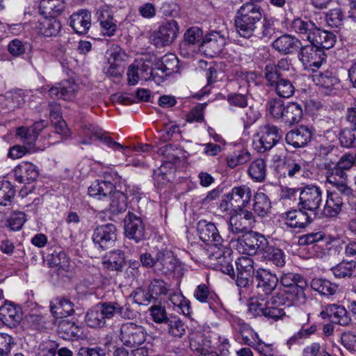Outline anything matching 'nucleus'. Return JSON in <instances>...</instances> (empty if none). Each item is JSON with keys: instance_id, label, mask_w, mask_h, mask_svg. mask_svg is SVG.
I'll return each instance as SVG.
<instances>
[{"instance_id": "obj_1", "label": "nucleus", "mask_w": 356, "mask_h": 356, "mask_svg": "<svg viewBox=\"0 0 356 356\" xmlns=\"http://www.w3.org/2000/svg\"><path fill=\"white\" fill-rule=\"evenodd\" d=\"M262 18L261 8L252 2L243 3L235 17V26L241 37L250 38Z\"/></svg>"}, {"instance_id": "obj_2", "label": "nucleus", "mask_w": 356, "mask_h": 356, "mask_svg": "<svg viewBox=\"0 0 356 356\" xmlns=\"http://www.w3.org/2000/svg\"><path fill=\"white\" fill-rule=\"evenodd\" d=\"M284 305V298L281 295L273 296L266 302L252 298L248 304V313L252 317L264 316L276 321L286 314L284 308L281 307Z\"/></svg>"}, {"instance_id": "obj_3", "label": "nucleus", "mask_w": 356, "mask_h": 356, "mask_svg": "<svg viewBox=\"0 0 356 356\" xmlns=\"http://www.w3.org/2000/svg\"><path fill=\"white\" fill-rule=\"evenodd\" d=\"M251 196V189L248 186L234 187L230 193L223 196L220 208L223 211H246L245 207L249 204Z\"/></svg>"}, {"instance_id": "obj_4", "label": "nucleus", "mask_w": 356, "mask_h": 356, "mask_svg": "<svg viewBox=\"0 0 356 356\" xmlns=\"http://www.w3.org/2000/svg\"><path fill=\"white\" fill-rule=\"evenodd\" d=\"M266 240L262 234L248 232L238 236V238H232L230 243L238 252L252 256L261 252L266 244Z\"/></svg>"}, {"instance_id": "obj_5", "label": "nucleus", "mask_w": 356, "mask_h": 356, "mask_svg": "<svg viewBox=\"0 0 356 356\" xmlns=\"http://www.w3.org/2000/svg\"><path fill=\"white\" fill-rule=\"evenodd\" d=\"M120 341L124 346L134 348L143 344L147 337L145 328L132 322L124 323L117 332Z\"/></svg>"}, {"instance_id": "obj_6", "label": "nucleus", "mask_w": 356, "mask_h": 356, "mask_svg": "<svg viewBox=\"0 0 356 356\" xmlns=\"http://www.w3.org/2000/svg\"><path fill=\"white\" fill-rule=\"evenodd\" d=\"M113 318L111 304L110 302H102L96 304L89 309L85 315L86 325L95 329L107 326V321Z\"/></svg>"}, {"instance_id": "obj_7", "label": "nucleus", "mask_w": 356, "mask_h": 356, "mask_svg": "<svg viewBox=\"0 0 356 356\" xmlns=\"http://www.w3.org/2000/svg\"><path fill=\"white\" fill-rule=\"evenodd\" d=\"M282 130L273 124L267 123L259 128L257 134L258 143L257 149L259 152L264 153L271 149L282 138Z\"/></svg>"}, {"instance_id": "obj_8", "label": "nucleus", "mask_w": 356, "mask_h": 356, "mask_svg": "<svg viewBox=\"0 0 356 356\" xmlns=\"http://www.w3.org/2000/svg\"><path fill=\"white\" fill-rule=\"evenodd\" d=\"M322 194L321 188L316 185L309 184L300 188L299 207L315 216L323 201Z\"/></svg>"}, {"instance_id": "obj_9", "label": "nucleus", "mask_w": 356, "mask_h": 356, "mask_svg": "<svg viewBox=\"0 0 356 356\" xmlns=\"http://www.w3.org/2000/svg\"><path fill=\"white\" fill-rule=\"evenodd\" d=\"M298 58L305 69L314 71L318 69L325 60L326 55L323 50L312 43L305 45L301 44L298 49Z\"/></svg>"}, {"instance_id": "obj_10", "label": "nucleus", "mask_w": 356, "mask_h": 356, "mask_svg": "<svg viewBox=\"0 0 356 356\" xmlns=\"http://www.w3.org/2000/svg\"><path fill=\"white\" fill-rule=\"evenodd\" d=\"M196 229L200 239L205 244L213 245L218 249L225 247V241L214 223L201 220L197 222Z\"/></svg>"}, {"instance_id": "obj_11", "label": "nucleus", "mask_w": 356, "mask_h": 356, "mask_svg": "<svg viewBox=\"0 0 356 356\" xmlns=\"http://www.w3.org/2000/svg\"><path fill=\"white\" fill-rule=\"evenodd\" d=\"M124 234L127 238L136 243L146 238L145 225L140 217L129 211L124 219Z\"/></svg>"}, {"instance_id": "obj_12", "label": "nucleus", "mask_w": 356, "mask_h": 356, "mask_svg": "<svg viewBox=\"0 0 356 356\" xmlns=\"http://www.w3.org/2000/svg\"><path fill=\"white\" fill-rule=\"evenodd\" d=\"M115 225L108 223L97 226L92 234L95 246L102 250L112 248L117 239Z\"/></svg>"}, {"instance_id": "obj_13", "label": "nucleus", "mask_w": 356, "mask_h": 356, "mask_svg": "<svg viewBox=\"0 0 356 356\" xmlns=\"http://www.w3.org/2000/svg\"><path fill=\"white\" fill-rule=\"evenodd\" d=\"M178 33V23L171 19L159 26V30L152 35V40L157 47H162L172 44Z\"/></svg>"}, {"instance_id": "obj_14", "label": "nucleus", "mask_w": 356, "mask_h": 356, "mask_svg": "<svg viewBox=\"0 0 356 356\" xmlns=\"http://www.w3.org/2000/svg\"><path fill=\"white\" fill-rule=\"evenodd\" d=\"M226 43L225 37L217 31H212L206 35L200 44V49L209 57L220 55Z\"/></svg>"}, {"instance_id": "obj_15", "label": "nucleus", "mask_w": 356, "mask_h": 356, "mask_svg": "<svg viewBox=\"0 0 356 356\" xmlns=\"http://www.w3.org/2000/svg\"><path fill=\"white\" fill-rule=\"evenodd\" d=\"M202 36L203 32L199 27L193 26L188 29L184 35V40L180 43L181 54L185 57L192 55L196 51L197 47H200Z\"/></svg>"}, {"instance_id": "obj_16", "label": "nucleus", "mask_w": 356, "mask_h": 356, "mask_svg": "<svg viewBox=\"0 0 356 356\" xmlns=\"http://www.w3.org/2000/svg\"><path fill=\"white\" fill-rule=\"evenodd\" d=\"M318 26L311 19L305 17L295 18L291 23V29L302 40L311 43Z\"/></svg>"}, {"instance_id": "obj_17", "label": "nucleus", "mask_w": 356, "mask_h": 356, "mask_svg": "<svg viewBox=\"0 0 356 356\" xmlns=\"http://www.w3.org/2000/svg\"><path fill=\"white\" fill-rule=\"evenodd\" d=\"M229 230L233 234L248 233L254 222V215L249 211H231Z\"/></svg>"}, {"instance_id": "obj_18", "label": "nucleus", "mask_w": 356, "mask_h": 356, "mask_svg": "<svg viewBox=\"0 0 356 356\" xmlns=\"http://www.w3.org/2000/svg\"><path fill=\"white\" fill-rule=\"evenodd\" d=\"M307 289V283L305 279H300V281L295 286H291L282 293H277L276 295H281L289 302V305L302 306L304 305L307 300L305 290Z\"/></svg>"}, {"instance_id": "obj_19", "label": "nucleus", "mask_w": 356, "mask_h": 356, "mask_svg": "<svg viewBox=\"0 0 356 356\" xmlns=\"http://www.w3.org/2000/svg\"><path fill=\"white\" fill-rule=\"evenodd\" d=\"M312 136L313 133L309 127L301 125L289 131L285 136V140L288 145L294 148H301L307 145Z\"/></svg>"}, {"instance_id": "obj_20", "label": "nucleus", "mask_w": 356, "mask_h": 356, "mask_svg": "<svg viewBox=\"0 0 356 356\" xmlns=\"http://www.w3.org/2000/svg\"><path fill=\"white\" fill-rule=\"evenodd\" d=\"M300 46L301 40L290 34L282 35L272 43L273 48L284 55L291 54L298 51Z\"/></svg>"}, {"instance_id": "obj_21", "label": "nucleus", "mask_w": 356, "mask_h": 356, "mask_svg": "<svg viewBox=\"0 0 356 356\" xmlns=\"http://www.w3.org/2000/svg\"><path fill=\"white\" fill-rule=\"evenodd\" d=\"M15 180L19 184H29L35 181L38 177L36 165L28 161L19 163L13 170Z\"/></svg>"}, {"instance_id": "obj_22", "label": "nucleus", "mask_w": 356, "mask_h": 356, "mask_svg": "<svg viewBox=\"0 0 356 356\" xmlns=\"http://www.w3.org/2000/svg\"><path fill=\"white\" fill-rule=\"evenodd\" d=\"M194 297L200 302L208 305L209 308L214 312H218L222 307V303L218 296L209 291L207 285L200 284L194 291Z\"/></svg>"}, {"instance_id": "obj_23", "label": "nucleus", "mask_w": 356, "mask_h": 356, "mask_svg": "<svg viewBox=\"0 0 356 356\" xmlns=\"http://www.w3.org/2000/svg\"><path fill=\"white\" fill-rule=\"evenodd\" d=\"M304 209H294L283 213V218L286 220L285 224L292 228H304L313 220V217Z\"/></svg>"}, {"instance_id": "obj_24", "label": "nucleus", "mask_w": 356, "mask_h": 356, "mask_svg": "<svg viewBox=\"0 0 356 356\" xmlns=\"http://www.w3.org/2000/svg\"><path fill=\"white\" fill-rule=\"evenodd\" d=\"M69 23L75 33L86 34L91 26V13L86 10H79L70 16Z\"/></svg>"}, {"instance_id": "obj_25", "label": "nucleus", "mask_w": 356, "mask_h": 356, "mask_svg": "<svg viewBox=\"0 0 356 356\" xmlns=\"http://www.w3.org/2000/svg\"><path fill=\"white\" fill-rule=\"evenodd\" d=\"M255 279L257 282V287L266 295L271 294L278 284L277 277L265 269L257 270Z\"/></svg>"}, {"instance_id": "obj_26", "label": "nucleus", "mask_w": 356, "mask_h": 356, "mask_svg": "<svg viewBox=\"0 0 356 356\" xmlns=\"http://www.w3.org/2000/svg\"><path fill=\"white\" fill-rule=\"evenodd\" d=\"M156 270L167 275L173 272L177 264V260L172 252L161 250L156 252Z\"/></svg>"}, {"instance_id": "obj_27", "label": "nucleus", "mask_w": 356, "mask_h": 356, "mask_svg": "<svg viewBox=\"0 0 356 356\" xmlns=\"http://www.w3.org/2000/svg\"><path fill=\"white\" fill-rule=\"evenodd\" d=\"M76 86L70 81H63L48 90L51 97L63 99L65 101L72 100L76 95Z\"/></svg>"}, {"instance_id": "obj_28", "label": "nucleus", "mask_w": 356, "mask_h": 356, "mask_svg": "<svg viewBox=\"0 0 356 356\" xmlns=\"http://www.w3.org/2000/svg\"><path fill=\"white\" fill-rule=\"evenodd\" d=\"M22 319L19 307L12 302H6L0 307V320L6 325L12 327L16 326Z\"/></svg>"}, {"instance_id": "obj_29", "label": "nucleus", "mask_w": 356, "mask_h": 356, "mask_svg": "<svg viewBox=\"0 0 356 356\" xmlns=\"http://www.w3.org/2000/svg\"><path fill=\"white\" fill-rule=\"evenodd\" d=\"M50 311L56 318L67 317L74 314V304L65 297H57L51 301Z\"/></svg>"}, {"instance_id": "obj_30", "label": "nucleus", "mask_w": 356, "mask_h": 356, "mask_svg": "<svg viewBox=\"0 0 356 356\" xmlns=\"http://www.w3.org/2000/svg\"><path fill=\"white\" fill-rule=\"evenodd\" d=\"M314 81L326 95H331L339 85V79L332 72L327 70L314 75Z\"/></svg>"}, {"instance_id": "obj_31", "label": "nucleus", "mask_w": 356, "mask_h": 356, "mask_svg": "<svg viewBox=\"0 0 356 356\" xmlns=\"http://www.w3.org/2000/svg\"><path fill=\"white\" fill-rule=\"evenodd\" d=\"M291 67V60L287 58L280 59L277 64L269 63L264 70V79H269L273 81L275 79L283 77L285 72L289 71Z\"/></svg>"}, {"instance_id": "obj_32", "label": "nucleus", "mask_w": 356, "mask_h": 356, "mask_svg": "<svg viewBox=\"0 0 356 356\" xmlns=\"http://www.w3.org/2000/svg\"><path fill=\"white\" fill-rule=\"evenodd\" d=\"M35 29L39 34L44 37H55L61 29V24L54 17L45 16L42 20L37 22Z\"/></svg>"}, {"instance_id": "obj_33", "label": "nucleus", "mask_w": 356, "mask_h": 356, "mask_svg": "<svg viewBox=\"0 0 356 356\" xmlns=\"http://www.w3.org/2000/svg\"><path fill=\"white\" fill-rule=\"evenodd\" d=\"M44 259L49 267L56 268L58 270L67 271L69 270V258L62 250L49 249Z\"/></svg>"}, {"instance_id": "obj_34", "label": "nucleus", "mask_w": 356, "mask_h": 356, "mask_svg": "<svg viewBox=\"0 0 356 356\" xmlns=\"http://www.w3.org/2000/svg\"><path fill=\"white\" fill-rule=\"evenodd\" d=\"M115 186L111 181L103 180H95L88 188V193L90 197L102 200L109 197Z\"/></svg>"}, {"instance_id": "obj_35", "label": "nucleus", "mask_w": 356, "mask_h": 356, "mask_svg": "<svg viewBox=\"0 0 356 356\" xmlns=\"http://www.w3.org/2000/svg\"><path fill=\"white\" fill-rule=\"evenodd\" d=\"M261 252L266 262L277 267H282L285 265L286 255L284 251L275 246L269 245L267 240L266 244L264 246Z\"/></svg>"}, {"instance_id": "obj_36", "label": "nucleus", "mask_w": 356, "mask_h": 356, "mask_svg": "<svg viewBox=\"0 0 356 356\" xmlns=\"http://www.w3.org/2000/svg\"><path fill=\"white\" fill-rule=\"evenodd\" d=\"M266 85L269 87L273 88L277 95L283 98L291 97L295 92V87L292 82L283 77H279L273 81H270L269 79H265Z\"/></svg>"}, {"instance_id": "obj_37", "label": "nucleus", "mask_w": 356, "mask_h": 356, "mask_svg": "<svg viewBox=\"0 0 356 356\" xmlns=\"http://www.w3.org/2000/svg\"><path fill=\"white\" fill-rule=\"evenodd\" d=\"M65 8V0H40V13L44 16L56 17L62 14Z\"/></svg>"}, {"instance_id": "obj_38", "label": "nucleus", "mask_w": 356, "mask_h": 356, "mask_svg": "<svg viewBox=\"0 0 356 356\" xmlns=\"http://www.w3.org/2000/svg\"><path fill=\"white\" fill-rule=\"evenodd\" d=\"M303 115L302 108L300 104L296 102H289L284 108L282 117V121L289 125L298 124Z\"/></svg>"}, {"instance_id": "obj_39", "label": "nucleus", "mask_w": 356, "mask_h": 356, "mask_svg": "<svg viewBox=\"0 0 356 356\" xmlns=\"http://www.w3.org/2000/svg\"><path fill=\"white\" fill-rule=\"evenodd\" d=\"M57 332L58 335L65 340L79 338L82 334L81 327L75 322L67 320H63L59 323Z\"/></svg>"}, {"instance_id": "obj_40", "label": "nucleus", "mask_w": 356, "mask_h": 356, "mask_svg": "<svg viewBox=\"0 0 356 356\" xmlns=\"http://www.w3.org/2000/svg\"><path fill=\"white\" fill-rule=\"evenodd\" d=\"M24 97L22 90L7 92L0 96V106L2 108L14 110L24 103Z\"/></svg>"}, {"instance_id": "obj_41", "label": "nucleus", "mask_w": 356, "mask_h": 356, "mask_svg": "<svg viewBox=\"0 0 356 356\" xmlns=\"http://www.w3.org/2000/svg\"><path fill=\"white\" fill-rule=\"evenodd\" d=\"M109 211L112 213H121L124 212L128 206V197L127 195L120 191H113L109 196Z\"/></svg>"}, {"instance_id": "obj_42", "label": "nucleus", "mask_w": 356, "mask_h": 356, "mask_svg": "<svg viewBox=\"0 0 356 356\" xmlns=\"http://www.w3.org/2000/svg\"><path fill=\"white\" fill-rule=\"evenodd\" d=\"M311 43L322 50L332 48L336 42V37L333 33L322 30L319 27Z\"/></svg>"}, {"instance_id": "obj_43", "label": "nucleus", "mask_w": 356, "mask_h": 356, "mask_svg": "<svg viewBox=\"0 0 356 356\" xmlns=\"http://www.w3.org/2000/svg\"><path fill=\"white\" fill-rule=\"evenodd\" d=\"M190 346L192 349L197 351L202 356H220L213 350H209V343L206 341L202 334H192L189 336Z\"/></svg>"}, {"instance_id": "obj_44", "label": "nucleus", "mask_w": 356, "mask_h": 356, "mask_svg": "<svg viewBox=\"0 0 356 356\" xmlns=\"http://www.w3.org/2000/svg\"><path fill=\"white\" fill-rule=\"evenodd\" d=\"M148 291L154 300H161L168 296L170 285L161 279H154L149 285Z\"/></svg>"}, {"instance_id": "obj_45", "label": "nucleus", "mask_w": 356, "mask_h": 356, "mask_svg": "<svg viewBox=\"0 0 356 356\" xmlns=\"http://www.w3.org/2000/svg\"><path fill=\"white\" fill-rule=\"evenodd\" d=\"M271 209L269 197L263 192H258L254 197L253 210L260 217L266 216Z\"/></svg>"}, {"instance_id": "obj_46", "label": "nucleus", "mask_w": 356, "mask_h": 356, "mask_svg": "<svg viewBox=\"0 0 356 356\" xmlns=\"http://www.w3.org/2000/svg\"><path fill=\"white\" fill-rule=\"evenodd\" d=\"M108 255L103 261L104 266L111 270L122 271L124 265V252L117 250L109 252Z\"/></svg>"}, {"instance_id": "obj_47", "label": "nucleus", "mask_w": 356, "mask_h": 356, "mask_svg": "<svg viewBox=\"0 0 356 356\" xmlns=\"http://www.w3.org/2000/svg\"><path fill=\"white\" fill-rule=\"evenodd\" d=\"M311 288L322 295L330 296L336 293L338 285L325 279L314 278L311 281Z\"/></svg>"}, {"instance_id": "obj_48", "label": "nucleus", "mask_w": 356, "mask_h": 356, "mask_svg": "<svg viewBox=\"0 0 356 356\" xmlns=\"http://www.w3.org/2000/svg\"><path fill=\"white\" fill-rule=\"evenodd\" d=\"M98 20L104 35L111 37L115 35L117 31V24L112 15L107 12L105 15L102 11H100Z\"/></svg>"}, {"instance_id": "obj_49", "label": "nucleus", "mask_w": 356, "mask_h": 356, "mask_svg": "<svg viewBox=\"0 0 356 356\" xmlns=\"http://www.w3.org/2000/svg\"><path fill=\"white\" fill-rule=\"evenodd\" d=\"M240 343L254 348L260 341L258 334L249 325H243L240 327Z\"/></svg>"}, {"instance_id": "obj_50", "label": "nucleus", "mask_w": 356, "mask_h": 356, "mask_svg": "<svg viewBox=\"0 0 356 356\" xmlns=\"http://www.w3.org/2000/svg\"><path fill=\"white\" fill-rule=\"evenodd\" d=\"M249 175L257 181H263L266 175V163L263 159L252 161L248 168Z\"/></svg>"}, {"instance_id": "obj_51", "label": "nucleus", "mask_w": 356, "mask_h": 356, "mask_svg": "<svg viewBox=\"0 0 356 356\" xmlns=\"http://www.w3.org/2000/svg\"><path fill=\"white\" fill-rule=\"evenodd\" d=\"M356 268V262L355 261L343 260L337 266L332 267L331 270L336 277H350Z\"/></svg>"}, {"instance_id": "obj_52", "label": "nucleus", "mask_w": 356, "mask_h": 356, "mask_svg": "<svg viewBox=\"0 0 356 356\" xmlns=\"http://www.w3.org/2000/svg\"><path fill=\"white\" fill-rule=\"evenodd\" d=\"M165 325L168 333L174 337L181 338L185 334L186 325L177 316L170 317Z\"/></svg>"}, {"instance_id": "obj_53", "label": "nucleus", "mask_w": 356, "mask_h": 356, "mask_svg": "<svg viewBox=\"0 0 356 356\" xmlns=\"http://www.w3.org/2000/svg\"><path fill=\"white\" fill-rule=\"evenodd\" d=\"M15 190L8 181H0V205L6 207L12 204Z\"/></svg>"}, {"instance_id": "obj_54", "label": "nucleus", "mask_w": 356, "mask_h": 356, "mask_svg": "<svg viewBox=\"0 0 356 356\" xmlns=\"http://www.w3.org/2000/svg\"><path fill=\"white\" fill-rule=\"evenodd\" d=\"M350 321L351 318L344 307L332 304V323L346 326L349 325Z\"/></svg>"}, {"instance_id": "obj_55", "label": "nucleus", "mask_w": 356, "mask_h": 356, "mask_svg": "<svg viewBox=\"0 0 356 356\" xmlns=\"http://www.w3.org/2000/svg\"><path fill=\"white\" fill-rule=\"evenodd\" d=\"M112 312L113 313V318L116 314H118L124 319H134L137 316V312L131 309V305L128 303L124 305H120L118 302L111 301Z\"/></svg>"}, {"instance_id": "obj_56", "label": "nucleus", "mask_w": 356, "mask_h": 356, "mask_svg": "<svg viewBox=\"0 0 356 356\" xmlns=\"http://www.w3.org/2000/svg\"><path fill=\"white\" fill-rule=\"evenodd\" d=\"M339 140L342 147L356 148V129H343L339 134Z\"/></svg>"}, {"instance_id": "obj_57", "label": "nucleus", "mask_w": 356, "mask_h": 356, "mask_svg": "<svg viewBox=\"0 0 356 356\" xmlns=\"http://www.w3.org/2000/svg\"><path fill=\"white\" fill-rule=\"evenodd\" d=\"M17 134L21 138L24 145L29 151H34V145L38 135L32 132L29 128L19 127L17 129Z\"/></svg>"}, {"instance_id": "obj_58", "label": "nucleus", "mask_w": 356, "mask_h": 356, "mask_svg": "<svg viewBox=\"0 0 356 356\" xmlns=\"http://www.w3.org/2000/svg\"><path fill=\"white\" fill-rule=\"evenodd\" d=\"M326 181L330 184H334L340 182L341 180L346 181L348 175L345 170L335 164L326 169Z\"/></svg>"}, {"instance_id": "obj_59", "label": "nucleus", "mask_w": 356, "mask_h": 356, "mask_svg": "<svg viewBox=\"0 0 356 356\" xmlns=\"http://www.w3.org/2000/svg\"><path fill=\"white\" fill-rule=\"evenodd\" d=\"M284 101L278 98H271L266 104L267 111L276 120H281L285 108Z\"/></svg>"}, {"instance_id": "obj_60", "label": "nucleus", "mask_w": 356, "mask_h": 356, "mask_svg": "<svg viewBox=\"0 0 356 356\" xmlns=\"http://www.w3.org/2000/svg\"><path fill=\"white\" fill-rule=\"evenodd\" d=\"M218 264L220 266L221 271L227 275L234 273V268L232 264V259L231 257V250L227 249L222 251L219 256L216 257Z\"/></svg>"}, {"instance_id": "obj_61", "label": "nucleus", "mask_w": 356, "mask_h": 356, "mask_svg": "<svg viewBox=\"0 0 356 356\" xmlns=\"http://www.w3.org/2000/svg\"><path fill=\"white\" fill-rule=\"evenodd\" d=\"M251 159L250 154L245 149H242L229 156L227 159V165L234 168L238 165H242Z\"/></svg>"}, {"instance_id": "obj_62", "label": "nucleus", "mask_w": 356, "mask_h": 356, "mask_svg": "<svg viewBox=\"0 0 356 356\" xmlns=\"http://www.w3.org/2000/svg\"><path fill=\"white\" fill-rule=\"evenodd\" d=\"M326 22L332 28H338L343 24V15L341 9L330 10L325 17Z\"/></svg>"}, {"instance_id": "obj_63", "label": "nucleus", "mask_w": 356, "mask_h": 356, "mask_svg": "<svg viewBox=\"0 0 356 356\" xmlns=\"http://www.w3.org/2000/svg\"><path fill=\"white\" fill-rule=\"evenodd\" d=\"M236 272L254 273V261L249 257H241L235 261Z\"/></svg>"}, {"instance_id": "obj_64", "label": "nucleus", "mask_w": 356, "mask_h": 356, "mask_svg": "<svg viewBox=\"0 0 356 356\" xmlns=\"http://www.w3.org/2000/svg\"><path fill=\"white\" fill-rule=\"evenodd\" d=\"M254 273L236 272L235 282L239 289H248L252 285Z\"/></svg>"}]
</instances>
